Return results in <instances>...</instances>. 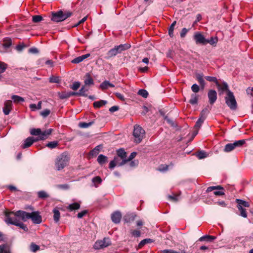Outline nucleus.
Wrapping results in <instances>:
<instances>
[{
	"label": "nucleus",
	"mask_w": 253,
	"mask_h": 253,
	"mask_svg": "<svg viewBox=\"0 0 253 253\" xmlns=\"http://www.w3.org/2000/svg\"><path fill=\"white\" fill-rule=\"evenodd\" d=\"M108 161V158L100 154L97 158V161L99 163V164L101 166H103L104 164H105Z\"/></svg>",
	"instance_id": "4be33fe9"
},
{
	"label": "nucleus",
	"mask_w": 253,
	"mask_h": 253,
	"mask_svg": "<svg viewBox=\"0 0 253 253\" xmlns=\"http://www.w3.org/2000/svg\"><path fill=\"white\" fill-rule=\"evenodd\" d=\"M58 145V142L56 141H51L49 143H48L46 146L47 147L50 148V149H53L56 148Z\"/></svg>",
	"instance_id": "79ce46f5"
},
{
	"label": "nucleus",
	"mask_w": 253,
	"mask_h": 253,
	"mask_svg": "<svg viewBox=\"0 0 253 253\" xmlns=\"http://www.w3.org/2000/svg\"><path fill=\"white\" fill-rule=\"evenodd\" d=\"M115 95L117 97V98H118L121 100H122V101L125 100V97L123 96V95L121 93L117 92L115 93Z\"/></svg>",
	"instance_id": "69168bd1"
},
{
	"label": "nucleus",
	"mask_w": 253,
	"mask_h": 253,
	"mask_svg": "<svg viewBox=\"0 0 253 253\" xmlns=\"http://www.w3.org/2000/svg\"><path fill=\"white\" fill-rule=\"evenodd\" d=\"M193 38L196 44H202L203 45L206 44L207 39H206L204 36L200 33H195Z\"/></svg>",
	"instance_id": "9b49d317"
},
{
	"label": "nucleus",
	"mask_w": 253,
	"mask_h": 253,
	"mask_svg": "<svg viewBox=\"0 0 253 253\" xmlns=\"http://www.w3.org/2000/svg\"><path fill=\"white\" fill-rule=\"evenodd\" d=\"M208 97L210 104H214L217 99V92L215 90L210 89L208 92Z\"/></svg>",
	"instance_id": "f8f14e48"
},
{
	"label": "nucleus",
	"mask_w": 253,
	"mask_h": 253,
	"mask_svg": "<svg viewBox=\"0 0 253 253\" xmlns=\"http://www.w3.org/2000/svg\"><path fill=\"white\" fill-rule=\"evenodd\" d=\"M130 234L132 235V236L135 237H139L140 236V231L138 230H130Z\"/></svg>",
	"instance_id": "6e6d98bb"
},
{
	"label": "nucleus",
	"mask_w": 253,
	"mask_h": 253,
	"mask_svg": "<svg viewBox=\"0 0 253 253\" xmlns=\"http://www.w3.org/2000/svg\"><path fill=\"white\" fill-rule=\"evenodd\" d=\"M56 186L57 188L63 190H67L69 188V186L67 184H58Z\"/></svg>",
	"instance_id": "4d7b16f0"
},
{
	"label": "nucleus",
	"mask_w": 253,
	"mask_h": 253,
	"mask_svg": "<svg viewBox=\"0 0 253 253\" xmlns=\"http://www.w3.org/2000/svg\"><path fill=\"white\" fill-rule=\"evenodd\" d=\"M246 91L248 94H250L253 96V88H250V87L248 88L246 90Z\"/></svg>",
	"instance_id": "774afa93"
},
{
	"label": "nucleus",
	"mask_w": 253,
	"mask_h": 253,
	"mask_svg": "<svg viewBox=\"0 0 253 253\" xmlns=\"http://www.w3.org/2000/svg\"><path fill=\"white\" fill-rule=\"evenodd\" d=\"M22 216H23V221H25L28 219H31L33 222L35 224H40L42 221V216L40 215V212L38 211H33L31 213H29L24 211V212H21Z\"/></svg>",
	"instance_id": "7ed1b4c3"
},
{
	"label": "nucleus",
	"mask_w": 253,
	"mask_h": 253,
	"mask_svg": "<svg viewBox=\"0 0 253 253\" xmlns=\"http://www.w3.org/2000/svg\"><path fill=\"white\" fill-rule=\"evenodd\" d=\"M205 78L208 81L211 82H214L217 86H219V83L218 82L216 77H211V76H206Z\"/></svg>",
	"instance_id": "c756f323"
},
{
	"label": "nucleus",
	"mask_w": 253,
	"mask_h": 253,
	"mask_svg": "<svg viewBox=\"0 0 253 253\" xmlns=\"http://www.w3.org/2000/svg\"><path fill=\"white\" fill-rule=\"evenodd\" d=\"M72 12L67 11H62L61 10L53 13L52 14L51 20L56 22H60L70 17L72 15Z\"/></svg>",
	"instance_id": "20e7f679"
},
{
	"label": "nucleus",
	"mask_w": 253,
	"mask_h": 253,
	"mask_svg": "<svg viewBox=\"0 0 253 253\" xmlns=\"http://www.w3.org/2000/svg\"><path fill=\"white\" fill-rule=\"evenodd\" d=\"M11 99L13 100L15 103H19L20 102H23L25 101L24 98L16 95H12Z\"/></svg>",
	"instance_id": "a878e982"
},
{
	"label": "nucleus",
	"mask_w": 253,
	"mask_h": 253,
	"mask_svg": "<svg viewBox=\"0 0 253 253\" xmlns=\"http://www.w3.org/2000/svg\"><path fill=\"white\" fill-rule=\"evenodd\" d=\"M188 30L187 29L185 28H184L182 29L181 33H180V37L181 38H184L185 37V35H186L187 33L188 32Z\"/></svg>",
	"instance_id": "0e129e2a"
},
{
	"label": "nucleus",
	"mask_w": 253,
	"mask_h": 253,
	"mask_svg": "<svg viewBox=\"0 0 253 253\" xmlns=\"http://www.w3.org/2000/svg\"><path fill=\"white\" fill-rule=\"evenodd\" d=\"M119 110V107L117 106H113L109 109V111L111 113H113Z\"/></svg>",
	"instance_id": "338daca9"
},
{
	"label": "nucleus",
	"mask_w": 253,
	"mask_h": 253,
	"mask_svg": "<svg viewBox=\"0 0 253 253\" xmlns=\"http://www.w3.org/2000/svg\"><path fill=\"white\" fill-rule=\"evenodd\" d=\"M36 141H38L37 138H34L32 137H29L24 140V142L21 146V147L23 149L29 147L34 142Z\"/></svg>",
	"instance_id": "4468645a"
},
{
	"label": "nucleus",
	"mask_w": 253,
	"mask_h": 253,
	"mask_svg": "<svg viewBox=\"0 0 253 253\" xmlns=\"http://www.w3.org/2000/svg\"><path fill=\"white\" fill-rule=\"evenodd\" d=\"M118 54V53L117 52L116 50L114 47L108 51V52L107 53V55L108 58H111V57L116 56Z\"/></svg>",
	"instance_id": "c9c22d12"
},
{
	"label": "nucleus",
	"mask_w": 253,
	"mask_h": 253,
	"mask_svg": "<svg viewBox=\"0 0 253 253\" xmlns=\"http://www.w3.org/2000/svg\"><path fill=\"white\" fill-rule=\"evenodd\" d=\"M214 190H216L213 192V194L216 196H221L224 195V188L220 185L215 186H210L206 190L207 192H211Z\"/></svg>",
	"instance_id": "9d476101"
},
{
	"label": "nucleus",
	"mask_w": 253,
	"mask_h": 253,
	"mask_svg": "<svg viewBox=\"0 0 253 253\" xmlns=\"http://www.w3.org/2000/svg\"><path fill=\"white\" fill-rule=\"evenodd\" d=\"M121 159H120V158L118 157H115L114 160L110 162L109 168L110 169H113L117 165L120 166L119 164L121 163V162L120 163L119 161Z\"/></svg>",
	"instance_id": "5701e85b"
},
{
	"label": "nucleus",
	"mask_w": 253,
	"mask_h": 253,
	"mask_svg": "<svg viewBox=\"0 0 253 253\" xmlns=\"http://www.w3.org/2000/svg\"><path fill=\"white\" fill-rule=\"evenodd\" d=\"M209 110L207 108L204 109L200 113V116L199 118H204L203 120H205L207 116V114L209 113Z\"/></svg>",
	"instance_id": "de8ad7c7"
},
{
	"label": "nucleus",
	"mask_w": 253,
	"mask_h": 253,
	"mask_svg": "<svg viewBox=\"0 0 253 253\" xmlns=\"http://www.w3.org/2000/svg\"><path fill=\"white\" fill-rule=\"evenodd\" d=\"M169 198L172 201L177 202L179 200V195L175 194L173 195H169Z\"/></svg>",
	"instance_id": "bf43d9fd"
},
{
	"label": "nucleus",
	"mask_w": 253,
	"mask_h": 253,
	"mask_svg": "<svg viewBox=\"0 0 253 253\" xmlns=\"http://www.w3.org/2000/svg\"><path fill=\"white\" fill-rule=\"evenodd\" d=\"M111 244V242L109 238H104L102 240L96 241L94 245V248L96 250H99L106 248Z\"/></svg>",
	"instance_id": "1a4fd4ad"
},
{
	"label": "nucleus",
	"mask_w": 253,
	"mask_h": 253,
	"mask_svg": "<svg viewBox=\"0 0 253 253\" xmlns=\"http://www.w3.org/2000/svg\"><path fill=\"white\" fill-rule=\"evenodd\" d=\"M42 20V17L41 15H34L32 17V20L34 23H38Z\"/></svg>",
	"instance_id": "864d4df0"
},
{
	"label": "nucleus",
	"mask_w": 253,
	"mask_h": 253,
	"mask_svg": "<svg viewBox=\"0 0 253 253\" xmlns=\"http://www.w3.org/2000/svg\"><path fill=\"white\" fill-rule=\"evenodd\" d=\"M78 94H79V93L74 91H63L58 93L59 98L62 99H66L71 96Z\"/></svg>",
	"instance_id": "f3484780"
},
{
	"label": "nucleus",
	"mask_w": 253,
	"mask_h": 253,
	"mask_svg": "<svg viewBox=\"0 0 253 253\" xmlns=\"http://www.w3.org/2000/svg\"><path fill=\"white\" fill-rule=\"evenodd\" d=\"M50 113V111L48 109H45L41 112V115L43 117H46Z\"/></svg>",
	"instance_id": "680f3d73"
},
{
	"label": "nucleus",
	"mask_w": 253,
	"mask_h": 253,
	"mask_svg": "<svg viewBox=\"0 0 253 253\" xmlns=\"http://www.w3.org/2000/svg\"><path fill=\"white\" fill-rule=\"evenodd\" d=\"M30 249L31 251L35 253L40 250V247L38 245L32 243L30 246Z\"/></svg>",
	"instance_id": "49530a36"
},
{
	"label": "nucleus",
	"mask_w": 253,
	"mask_h": 253,
	"mask_svg": "<svg viewBox=\"0 0 253 253\" xmlns=\"http://www.w3.org/2000/svg\"><path fill=\"white\" fill-rule=\"evenodd\" d=\"M84 85L80 89V96H86L85 92H87L91 85L94 84V82L90 75L87 73L84 77Z\"/></svg>",
	"instance_id": "39448f33"
},
{
	"label": "nucleus",
	"mask_w": 253,
	"mask_h": 253,
	"mask_svg": "<svg viewBox=\"0 0 253 253\" xmlns=\"http://www.w3.org/2000/svg\"><path fill=\"white\" fill-rule=\"evenodd\" d=\"M245 143L244 139L236 141L233 143L227 144L224 147V151L225 152H229L233 150L236 147H242Z\"/></svg>",
	"instance_id": "6e6552de"
},
{
	"label": "nucleus",
	"mask_w": 253,
	"mask_h": 253,
	"mask_svg": "<svg viewBox=\"0 0 253 253\" xmlns=\"http://www.w3.org/2000/svg\"><path fill=\"white\" fill-rule=\"evenodd\" d=\"M238 210L240 211L241 213L240 215L244 217H247V214L246 212V210L245 209H244L243 207L241 206H237Z\"/></svg>",
	"instance_id": "c03bdc74"
},
{
	"label": "nucleus",
	"mask_w": 253,
	"mask_h": 253,
	"mask_svg": "<svg viewBox=\"0 0 253 253\" xmlns=\"http://www.w3.org/2000/svg\"><path fill=\"white\" fill-rule=\"evenodd\" d=\"M218 42V39L216 37H211L210 40H207L206 44L210 43L212 45H215Z\"/></svg>",
	"instance_id": "473e14b6"
},
{
	"label": "nucleus",
	"mask_w": 253,
	"mask_h": 253,
	"mask_svg": "<svg viewBox=\"0 0 253 253\" xmlns=\"http://www.w3.org/2000/svg\"><path fill=\"white\" fill-rule=\"evenodd\" d=\"M30 133L33 135L40 136L41 129L40 128H32L30 130Z\"/></svg>",
	"instance_id": "4c0bfd02"
},
{
	"label": "nucleus",
	"mask_w": 253,
	"mask_h": 253,
	"mask_svg": "<svg viewBox=\"0 0 253 253\" xmlns=\"http://www.w3.org/2000/svg\"><path fill=\"white\" fill-rule=\"evenodd\" d=\"M79 88V82H76L73 85H71V88L74 90H76Z\"/></svg>",
	"instance_id": "e2e57ef3"
},
{
	"label": "nucleus",
	"mask_w": 253,
	"mask_h": 253,
	"mask_svg": "<svg viewBox=\"0 0 253 253\" xmlns=\"http://www.w3.org/2000/svg\"><path fill=\"white\" fill-rule=\"evenodd\" d=\"M136 154L137 153L135 152H132L127 159L122 160L121 163L119 164V166H122L126 163L127 162L131 161L133 158L135 157Z\"/></svg>",
	"instance_id": "393cba45"
},
{
	"label": "nucleus",
	"mask_w": 253,
	"mask_h": 253,
	"mask_svg": "<svg viewBox=\"0 0 253 253\" xmlns=\"http://www.w3.org/2000/svg\"><path fill=\"white\" fill-rule=\"evenodd\" d=\"M145 131L144 129L139 125H135L133 132L134 137V142L139 143L144 137Z\"/></svg>",
	"instance_id": "423d86ee"
},
{
	"label": "nucleus",
	"mask_w": 253,
	"mask_h": 253,
	"mask_svg": "<svg viewBox=\"0 0 253 253\" xmlns=\"http://www.w3.org/2000/svg\"><path fill=\"white\" fill-rule=\"evenodd\" d=\"M227 105L232 110H235L237 108V104L234 96L233 93L228 91L227 96L225 98Z\"/></svg>",
	"instance_id": "0eeeda50"
},
{
	"label": "nucleus",
	"mask_w": 253,
	"mask_h": 253,
	"mask_svg": "<svg viewBox=\"0 0 253 253\" xmlns=\"http://www.w3.org/2000/svg\"><path fill=\"white\" fill-rule=\"evenodd\" d=\"M12 103L10 100H7L4 102L3 108V112L4 115H7L9 114L12 109Z\"/></svg>",
	"instance_id": "dca6fc26"
},
{
	"label": "nucleus",
	"mask_w": 253,
	"mask_h": 253,
	"mask_svg": "<svg viewBox=\"0 0 253 253\" xmlns=\"http://www.w3.org/2000/svg\"><path fill=\"white\" fill-rule=\"evenodd\" d=\"M109 87H114V85L111 83H110L108 81H105L102 83H101L100 85V87L102 89H106Z\"/></svg>",
	"instance_id": "b1692460"
},
{
	"label": "nucleus",
	"mask_w": 253,
	"mask_h": 253,
	"mask_svg": "<svg viewBox=\"0 0 253 253\" xmlns=\"http://www.w3.org/2000/svg\"><path fill=\"white\" fill-rule=\"evenodd\" d=\"M15 226L19 227L26 232L28 231V228L27 226L21 222L20 220L18 222H16Z\"/></svg>",
	"instance_id": "37998d69"
},
{
	"label": "nucleus",
	"mask_w": 253,
	"mask_h": 253,
	"mask_svg": "<svg viewBox=\"0 0 253 253\" xmlns=\"http://www.w3.org/2000/svg\"><path fill=\"white\" fill-rule=\"evenodd\" d=\"M52 130L53 129L52 128H49L43 131H41V133L40 134V136H38L36 138L37 140L38 141L45 140L50 134H51Z\"/></svg>",
	"instance_id": "ddd939ff"
},
{
	"label": "nucleus",
	"mask_w": 253,
	"mask_h": 253,
	"mask_svg": "<svg viewBox=\"0 0 253 253\" xmlns=\"http://www.w3.org/2000/svg\"><path fill=\"white\" fill-rule=\"evenodd\" d=\"M152 242V240L151 239H145L142 240L139 244L138 246L139 248L142 247L146 244Z\"/></svg>",
	"instance_id": "09e8293b"
},
{
	"label": "nucleus",
	"mask_w": 253,
	"mask_h": 253,
	"mask_svg": "<svg viewBox=\"0 0 253 253\" xmlns=\"http://www.w3.org/2000/svg\"><path fill=\"white\" fill-rule=\"evenodd\" d=\"M11 44L12 42L10 39H5L3 41V43L2 44L1 48H0V51L5 52V50L11 46Z\"/></svg>",
	"instance_id": "a211bd4d"
},
{
	"label": "nucleus",
	"mask_w": 253,
	"mask_h": 253,
	"mask_svg": "<svg viewBox=\"0 0 253 253\" xmlns=\"http://www.w3.org/2000/svg\"><path fill=\"white\" fill-rule=\"evenodd\" d=\"M126 152L124 150L122 149H120L119 150H118L117 151V155H118V157L119 158V157L121 158V159H122V160H126Z\"/></svg>",
	"instance_id": "cd10ccee"
},
{
	"label": "nucleus",
	"mask_w": 253,
	"mask_h": 253,
	"mask_svg": "<svg viewBox=\"0 0 253 253\" xmlns=\"http://www.w3.org/2000/svg\"><path fill=\"white\" fill-rule=\"evenodd\" d=\"M216 238L215 236L211 235H205L200 237L199 239L200 241H207L208 242H211Z\"/></svg>",
	"instance_id": "412c9836"
},
{
	"label": "nucleus",
	"mask_w": 253,
	"mask_h": 253,
	"mask_svg": "<svg viewBox=\"0 0 253 253\" xmlns=\"http://www.w3.org/2000/svg\"><path fill=\"white\" fill-rule=\"evenodd\" d=\"M7 65L4 62H0V74L3 73L7 68Z\"/></svg>",
	"instance_id": "603ef678"
},
{
	"label": "nucleus",
	"mask_w": 253,
	"mask_h": 253,
	"mask_svg": "<svg viewBox=\"0 0 253 253\" xmlns=\"http://www.w3.org/2000/svg\"><path fill=\"white\" fill-rule=\"evenodd\" d=\"M236 203L238 204V206H244L245 207H249L250 204L248 202L241 199H236Z\"/></svg>",
	"instance_id": "72a5a7b5"
},
{
	"label": "nucleus",
	"mask_w": 253,
	"mask_h": 253,
	"mask_svg": "<svg viewBox=\"0 0 253 253\" xmlns=\"http://www.w3.org/2000/svg\"><path fill=\"white\" fill-rule=\"evenodd\" d=\"M49 81L51 83H59L60 81V78L58 76H51L49 79Z\"/></svg>",
	"instance_id": "a19ab883"
},
{
	"label": "nucleus",
	"mask_w": 253,
	"mask_h": 253,
	"mask_svg": "<svg viewBox=\"0 0 253 253\" xmlns=\"http://www.w3.org/2000/svg\"><path fill=\"white\" fill-rule=\"evenodd\" d=\"M106 103V101L100 100L99 101L94 102L93 104V105L95 108H99L101 106L105 105Z\"/></svg>",
	"instance_id": "bb28decb"
},
{
	"label": "nucleus",
	"mask_w": 253,
	"mask_h": 253,
	"mask_svg": "<svg viewBox=\"0 0 253 253\" xmlns=\"http://www.w3.org/2000/svg\"><path fill=\"white\" fill-rule=\"evenodd\" d=\"M138 94L144 98H147L148 96V92L147 91L143 89H140L138 92Z\"/></svg>",
	"instance_id": "3c124183"
},
{
	"label": "nucleus",
	"mask_w": 253,
	"mask_h": 253,
	"mask_svg": "<svg viewBox=\"0 0 253 253\" xmlns=\"http://www.w3.org/2000/svg\"><path fill=\"white\" fill-rule=\"evenodd\" d=\"M112 221L115 223H120L122 218V214L119 211H116L111 214Z\"/></svg>",
	"instance_id": "2eb2a0df"
},
{
	"label": "nucleus",
	"mask_w": 253,
	"mask_h": 253,
	"mask_svg": "<svg viewBox=\"0 0 253 253\" xmlns=\"http://www.w3.org/2000/svg\"><path fill=\"white\" fill-rule=\"evenodd\" d=\"M204 75L203 74H196V79L198 81L202 89L205 88V82L204 80Z\"/></svg>",
	"instance_id": "aec40b11"
},
{
	"label": "nucleus",
	"mask_w": 253,
	"mask_h": 253,
	"mask_svg": "<svg viewBox=\"0 0 253 253\" xmlns=\"http://www.w3.org/2000/svg\"><path fill=\"white\" fill-rule=\"evenodd\" d=\"M191 89L194 93H197L200 90V87L197 84H194L191 86Z\"/></svg>",
	"instance_id": "13d9d810"
},
{
	"label": "nucleus",
	"mask_w": 253,
	"mask_h": 253,
	"mask_svg": "<svg viewBox=\"0 0 253 253\" xmlns=\"http://www.w3.org/2000/svg\"><path fill=\"white\" fill-rule=\"evenodd\" d=\"M204 118H199L197 121L196 122L195 127L196 128H199L201 126L202 124L203 123L204 121L205 120H203Z\"/></svg>",
	"instance_id": "5fc2aeb1"
},
{
	"label": "nucleus",
	"mask_w": 253,
	"mask_h": 253,
	"mask_svg": "<svg viewBox=\"0 0 253 253\" xmlns=\"http://www.w3.org/2000/svg\"><path fill=\"white\" fill-rule=\"evenodd\" d=\"M21 212H24L23 211H18L16 212L5 211V222L7 224H12L15 225L16 222H18L20 219L23 221V216Z\"/></svg>",
	"instance_id": "f257e3e1"
},
{
	"label": "nucleus",
	"mask_w": 253,
	"mask_h": 253,
	"mask_svg": "<svg viewBox=\"0 0 253 253\" xmlns=\"http://www.w3.org/2000/svg\"><path fill=\"white\" fill-rule=\"evenodd\" d=\"M102 179L100 176H97L92 179V182L94 183L96 187H98V184L102 182Z\"/></svg>",
	"instance_id": "7c9ffc66"
},
{
	"label": "nucleus",
	"mask_w": 253,
	"mask_h": 253,
	"mask_svg": "<svg viewBox=\"0 0 253 253\" xmlns=\"http://www.w3.org/2000/svg\"><path fill=\"white\" fill-rule=\"evenodd\" d=\"M79 209V204L78 203H74L68 206V209L70 211H74Z\"/></svg>",
	"instance_id": "e433bc0d"
},
{
	"label": "nucleus",
	"mask_w": 253,
	"mask_h": 253,
	"mask_svg": "<svg viewBox=\"0 0 253 253\" xmlns=\"http://www.w3.org/2000/svg\"><path fill=\"white\" fill-rule=\"evenodd\" d=\"M102 148L101 145L96 146L93 150L90 152V155L92 156H96L100 152V149Z\"/></svg>",
	"instance_id": "c85d7f7f"
},
{
	"label": "nucleus",
	"mask_w": 253,
	"mask_h": 253,
	"mask_svg": "<svg viewBox=\"0 0 253 253\" xmlns=\"http://www.w3.org/2000/svg\"><path fill=\"white\" fill-rule=\"evenodd\" d=\"M198 102V97L195 94H192L191 95V98L189 100V103L192 105L196 104Z\"/></svg>",
	"instance_id": "58836bf2"
},
{
	"label": "nucleus",
	"mask_w": 253,
	"mask_h": 253,
	"mask_svg": "<svg viewBox=\"0 0 253 253\" xmlns=\"http://www.w3.org/2000/svg\"><path fill=\"white\" fill-rule=\"evenodd\" d=\"M94 122L93 121L89 123L81 122L80 123V127L81 128H87L90 126L93 125Z\"/></svg>",
	"instance_id": "8fccbe9b"
},
{
	"label": "nucleus",
	"mask_w": 253,
	"mask_h": 253,
	"mask_svg": "<svg viewBox=\"0 0 253 253\" xmlns=\"http://www.w3.org/2000/svg\"><path fill=\"white\" fill-rule=\"evenodd\" d=\"M53 218L55 222H57L60 218V213L59 211L57 209H54L53 211Z\"/></svg>",
	"instance_id": "2f4dec72"
},
{
	"label": "nucleus",
	"mask_w": 253,
	"mask_h": 253,
	"mask_svg": "<svg viewBox=\"0 0 253 253\" xmlns=\"http://www.w3.org/2000/svg\"><path fill=\"white\" fill-rule=\"evenodd\" d=\"M70 157L66 152H64L59 155L56 161V167L58 170L65 168L69 163Z\"/></svg>",
	"instance_id": "f03ea898"
},
{
	"label": "nucleus",
	"mask_w": 253,
	"mask_h": 253,
	"mask_svg": "<svg viewBox=\"0 0 253 253\" xmlns=\"http://www.w3.org/2000/svg\"><path fill=\"white\" fill-rule=\"evenodd\" d=\"M130 47L129 44H121L117 46H115L114 48L116 50L118 53H121L122 51L128 49Z\"/></svg>",
	"instance_id": "6ab92c4d"
},
{
	"label": "nucleus",
	"mask_w": 253,
	"mask_h": 253,
	"mask_svg": "<svg viewBox=\"0 0 253 253\" xmlns=\"http://www.w3.org/2000/svg\"><path fill=\"white\" fill-rule=\"evenodd\" d=\"M38 196L39 198L44 199L49 197L48 194L44 191H40L38 192Z\"/></svg>",
	"instance_id": "ea45409f"
},
{
	"label": "nucleus",
	"mask_w": 253,
	"mask_h": 253,
	"mask_svg": "<svg viewBox=\"0 0 253 253\" xmlns=\"http://www.w3.org/2000/svg\"><path fill=\"white\" fill-rule=\"evenodd\" d=\"M196 155L199 159L205 158L208 156L207 154L203 151H200L198 152Z\"/></svg>",
	"instance_id": "a18cd8bd"
},
{
	"label": "nucleus",
	"mask_w": 253,
	"mask_h": 253,
	"mask_svg": "<svg viewBox=\"0 0 253 253\" xmlns=\"http://www.w3.org/2000/svg\"><path fill=\"white\" fill-rule=\"evenodd\" d=\"M217 87L218 88L219 90H220L222 91H226L227 93H228V91H230L228 89V85L225 82H223L222 85L219 84V86H217Z\"/></svg>",
	"instance_id": "f704fd0d"
},
{
	"label": "nucleus",
	"mask_w": 253,
	"mask_h": 253,
	"mask_svg": "<svg viewBox=\"0 0 253 253\" xmlns=\"http://www.w3.org/2000/svg\"><path fill=\"white\" fill-rule=\"evenodd\" d=\"M0 253H9L5 245H0Z\"/></svg>",
	"instance_id": "052dcab7"
}]
</instances>
